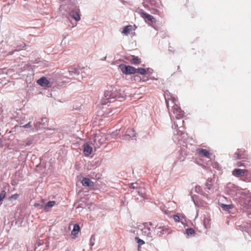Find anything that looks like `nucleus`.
<instances>
[{"label":"nucleus","instance_id":"obj_1","mask_svg":"<svg viewBox=\"0 0 251 251\" xmlns=\"http://www.w3.org/2000/svg\"><path fill=\"white\" fill-rule=\"evenodd\" d=\"M122 97L119 92L114 88L111 87L108 90L104 92V97L101 100V104L106 105L111 102L112 100Z\"/></svg>","mask_w":251,"mask_h":251},{"label":"nucleus","instance_id":"obj_2","mask_svg":"<svg viewBox=\"0 0 251 251\" xmlns=\"http://www.w3.org/2000/svg\"><path fill=\"white\" fill-rule=\"evenodd\" d=\"M119 68L123 73L126 75L134 74L137 72V69L131 66H126L122 64L119 65Z\"/></svg>","mask_w":251,"mask_h":251},{"label":"nucleus","instance_id":"obj_3","mask_svg":"<svg viewBox=\"0 0 251 251\" xmlns=\"http://www.w3.org/2000/svg\"><path fill=\"white\" fill-rule=\"evenodd\" d=\"M248 173V170L246 169H235L232 172V175L236 177L247 176Z\"/></svg>","mask_w":251,"mask_h":251},{"label":"nucleus","instance_id":"obj_4","mask_svg":"<svg viewBox=\"0 0 251 251\" xmlns=\"http://www.w3.org/2000/svg\"><path fill=\"white\" fill-rule=\"evenodd\" d=\"M37 83L42 87H51L52 84L47 77L43 76L37 81Z\"/></svg>","mask_w":251,"mask_h":251},{"label":"nucleus","instance_id":"obj_5","mask_svg":"<svg viewBox=\"0 0 251 251\" xmlns=\"http://www.w3.org/2000/svg\"><path fill=\"white\" fill-rule=\"evenodd\" d=\"M125 59L128 61L131 64L134 65H139L141 63V59L137 56L134 55H129L126 56Z\"/></svg>","mask_w":251,"mask_h":251},{"label":"nucleus","instance_id":"obj_6","mask_svg":"<svg viewBox=\"0 0 251 251\" xmlns=\"http://www.w3.org/2000/svg\"><path fill=\"white\" fill-rule=\"evenodd\" d=\"M172 110L174 114H176V117L177 119H179L181 117H182L183 115V111L181 110L180 107H179L176 104H174L172 107Z\"/></svg>","mask_w":251,"mask_h":251},{"label":"nucleus","instance_id":"obj_7","mask_svg":"<svg viewBox=\"0 0 251 251\" xmlns=\"http://www.w3.org/2000/svg\"><path fill=\"white\" fill-rule=\"evenodd\" d=\"M235 156L238 159L248 158L246 151L244 149H238L237 152L235 153Z\"/></svg>","mask_w":251,"mask_h":251},{"label":"nucleus","instance_id":"obj_8","mask_svg":"<svg viewBox=\"0 0 251 251\" xmlns=\"http://www.w3.org/2000/svg\"><path fill=\"white\" fill-rule=\"evenodd\" d=\"M198 154L201 156H204L208 158H210L212 153L208 150L203 149H198L197 150Z\"/></svg>","mask_w":251,"mask_h":251},{"label":"nucleus","instance_id":"obj_9","mask_svg":"<svg viewBox=\"0 0 251 251\" xmlns=\"http://www.w3.org/2000/svg\"><path fill=\"white\" fill-rule=\"evenodd\" d=\"M156 227V228L158 230L157 234L160 236L166 233L169 230L168 226H162L161 225L159 226H157Z\"/></svg>","mask_w":251,"mask_h":251},{"label":"nucleus","instance_id":"obj_10","mask_svg":"<svg viewBox=\"0 0 251 251\" xmlns=\"http://www.w3.org/2000/svg\"><path fill=\"white\" fill-rule=\"evenodd\" d=\"M144 227L142 228L141 230L142 231L145 233L147 234L148 236H149V235L151 234L150 230H151V227L152 226V224L151 222L150 223H146L143 224Z\"/></svg>","mask_w":251,"mask_h":251},{"label":"nucleus","instance_id":"obj_11","mask_svg":"<svg viewBox=\"0 0 251 251\" xmlns=\"http://www.w3.org/2000/svg\"><path fill=\"white\" fill-rule=\"evenodd\" d=\"M93 148L88 143L83 145V152L85 156H89L92 152Z\"/></svg>","mask_w":251,"mask_h":251},{"label":"nucleus","instance_id":"obj_12","mask_svg":"<svg viewBox=\"0 0 251 251\" xmlns=\"http://www.w3.org/2000/svg\"><path fill=\"white\" fill-rule=\"evenodd\" d=\"M140 15L142 18L147 19L148 21L151 23L155 22V19L151 15H150L145 12H141Z\"/></svg>","mask_w":251,"mask_h":251},{"label":"nucleus","instance_id":"obj_13","mask_svg":"<svg viewBox=\"0 0 251 251\" xmlns=\"http://www.w3.org/2000/svg\"><path fill=\"white\" fill-rule=\"evenodd\" d=\"M82 184L84 186H94V183L89 178L84 177L81 180Z\"/></svg>","mask_w":251,"mask_h":251},{"label":"nucleus","instance_id":"obj_14","mask_svg":"<svg viewBox=\"0 0 251 251\" xmlns=\"http://www.w3.org/2000/svg\"><path fill=\"white\" fill-rule=\"evenodd\" d=\"M132 28V26L131 25L125 26L122 31V33L126 35H128L130 31L131 30Z\"/></svg>","mask_w":251,"mask_h":251},{"label":"nucleus","instance_id":"obj_15","mask_svg":"<svg viewBox=\"0 0 251 251\" xmlns=\"http://www.w3.org/2000/svg\"><path fill=\"white\" fill-rule=\"evenodd\" d=\"M80 230V227L78 225L75 224L74 226L73 229L72 231V234L74 235H76L78 234Z\"/></svg>","mask_w":251,"mask_h":251},{"label":"nucleus","instance_id":"obj_16","mask_svg":"<svg viewBox=\"0 0 251 251\" xmlns=\"http://www.w3.org/2000/svg\"><path fill=\"white\" fill-rule=\"evenodd\" d=\"M71 16L73 17V18L76 21H78L80 19V17L79 14L78 12L76 11H72L71 13Z\"/></svg>","mask_w":251,"mask_h":251},{"label":"nucleus","instance_id":"obj_17","mask_svg":"<svg viewBox=\"0 0 251 251\" xmlns=\"http://www.w3.org/2000/svg\"><path fill=\"white\" fill-rule=\"evenodd\" d=\"M55 201H49L48 202V203L46 204V205L45 206V209L46 210H47V209L49 207H51L53 206L55 204Z\"/></svg>","mask_w":251,"mask_h":251},{"label":"nucleus","instance_id":"obj_18","mask_svg":"<svg viewBox=\"0 0 251 251\" xmlns=\"http://www.w3.org/2000/svg\"><path fill=\"white\" fill-rule=\"evenodd\" d=\"M186 233L188 235H194L195 234V231L192 228H189L186 229Z\"/></svg>","mask_w":251,"mask_h":251},{"label":"nucleus","instance_id":"obj_19","mask_svg":"<svg viewBox=\"0 0 251 251\" xmlns=\"http://www.w3.org/2000/svg\"><path fill=\"white\" fill-rule=\"evenodd\" d=\"M146 70L143 68H140L138 69H137V73H139L141 75H145L146 73Z\"/></svg>","mask_w":251,"mask_h":251},{"label":"nucleus","instance_id":"obj_20","mask_svg":"<svg viewBox=\"0 0 251 251\" xmlns=\"http://www.w3.org/2000/svg\"><path fill=\"white\" fill-rule=\"evenodd\" d=\"M6 192L3 190V191H2L0 193V203L1 202V201H2V200H3V199L5 198V196H6Z\"/></svg>","mask_w":251,"mask_h":251},{"label":"nucleus","instance_id":"obj_21","mask_svg":"<svg viewBox=\"0 0 251 251\" xmlns=\"http://www.w3.org/2000/svg\"><path fill=\"white\" fill-rule=\"evenodd\" d=\"M19 194H15L12 195L11 197H10L9 200H10L11 201L16 200L19 198Z\"/></svg>","mask_w":251,"mask_h":251},{"label":"nucleus","instance_id":"obj_22","mask_svg":"<svg viewBox=\"0 0 251 251\" xmlns=\"http://www.w3.org/2000/svg\"><path fill=\"white\" fill-rule=\"evenodd\" d=\"M135 240L139 244V246L145 244V242L143 240L140 239L139 237H135Z\"/></svg>","mask_w":251,"mask_h":251},{"label":"nucleus","instance_id":"obj_23","mask_svg":"<svg viewBox=\"0 0 251 251\" xmlns=\"http://www.w3.org/2000/svg\"><path fill=\"white\" fill-rule=\"evenodd\" d=\"M245 176V177L243 179L244 181L251 182V176H248L247 175V176Z\"/></svg>","mask_w":251,"mask_h":251},{"label":"nucleus","instance_id":"obj_24","mask_svg":"<svg viewBox=\"0 0 251 251\" xmlns=\"http://www.w3.org/2000/svg\"><path fill=\"white\" fill-rule=\"evenodd\" d=\"M173 218L176 222H179L180 221V217L177 215H174Z\"/></svg>","mask_w":251,"mask_h":251},{"label":"nucleus","instance_id":"obj_25","mask_svg":"<svg viewBox=\"0 0 251 251\" xmlns=\"http://www.w3.org/2000/svg\"><path fill=\"white\" fill-rule=\"evenodd\" d=\"M206 187L208 190H210L212 187V184L210 181H207L206 183Z\"/></svg>","mask_w":251,"mask_h":251},{"label":"nucleus","instance_id":"obj_26","mask_svg":"<svg viewBox=\"0 0 251 251\" xmlns=\"http://www.w3.org/2000/svg\"><path fill=\"white\" fill-rule=\"evenodd\" d=\"M22 127H24V128H29V127H31V122H29L28 123L24 125Z\"/></svg>","mask_w":251,"mask_h":251},{"label":"nucleus","instance_id":"obj_27","mask_svg":"<svg viewBox=\"0 0 251 251\" xmlns=\"http://www.w3.org/2000/svg\"><path fill=\"white\" fill-rule=\"evenodd\" d=\"M41 124V122H37L35 124V128H36L37 129L40 128V125Z\"/></svg>","mask_w":251,"mask_h":251},{"label":"nucleus","instance_id":"obj_28","mask_svg":"<svg viewBox=\"0 0 251 251\" xmlns=\"http://www.w3.org/2000/svg\"><path fill=\"white\" fill-rule=\"evenodd\" d=\"M41 121H42L41 124L42 123L43 125H44L47 122V119L46 118H42Z\"/></svg>","mask_w":251,"mask_h":251},{"label":"nucleus","instance_id":"obj_29","mask_svg":"<svg viewBox=\"0 0 251 251\" xmlns=\"http://www.w3.org/2000/svg\"><path fill=\"white\" fill-rule=\"evenodd\" d=\"M243 165V164L241 162H238L236 164L237 167H241Z\"/></svg>","mask_w":251,"mask_h":251},{"label":"nucleus","instance_id":"obj_30","mask_svg":"<svg viewBox=\"0 0 251 251\" xmlns=\"http://www.w3.org/2000/svg\"><path fill=\"white\" fill-rule=\"evenodd\" d=\"M176 68H177V70L176 71V72H181V70L180 69V66H177Z\"/></svg>","mask_w":251,"mask_h":251},{"label":"nucleus","instance_id":"obj_31","mask_svg":"<svg viewBox=\"0 0 251 251\" xmlns=\"http://www.w3.org/2000/svg\"><path fill=\"white\" fill-rule=\"evenodd\" d=\"M130 187L131 188H133V189H134L136 187L135 186H134V184H131Z\"/></svg>","mask_w":251,"mask_h":251},{"label":"nucleus","instance_id":"obj_32","mask_svg":"<svg viewBox=\"0 0 251 251\" xmlns=\"http://www.w3.org/2000/svg\"><path fill=\"white\" fill-rule=\"evenodd\" d=\"M34 205L35 207H38L40 206V204L38 203H35Z\"/></svg>","mask_w":251,"mask_h":251},{"label":"nucleus","instance_id":"obj_33","mask_svg":"<svg viewBox=\"0 0 251 251\" xmlns=\"http://www.w3.org/2000/svg\"><path fill=\"white\" fill-rule=\"evenodd\" d=\"M166 101L167 106L168 108H169V102L168 100H166Z\"/></svg>","mask_w":251,"mask_h":251},{"label":"nucleus","instance_id":"obj_34","mask_svg":"<svg viewBox=\"0 0 251 251\" xmlns=\"http://www.w3.org/2000/svg\"><path fill=\"white\" fill-rule=\"evenodd\" d=\"M225 206H226V207H229V205H226Z\"/></svg>","mask_w":251,"mask_h":251},{"label":"nucleus","instance_id":"obj_35","mask_svg":"<svg viewBox=\"0 0 251 251\" xmlns=\"http://www.w3.org/2000/svg\"><path fill=\"white\" fill-rule=\"evenodd\" d=\"M132 136H135V134H132Z\"/></svg>","mask_w":251,"mask_h":251}]
</instances>
